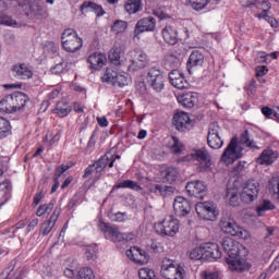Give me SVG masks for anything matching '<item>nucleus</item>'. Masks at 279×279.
Returning <instances> with one entry per match:
<instances>
[{
	"label": "nucleus",
	"instance_id": "obj_50",
	"mask_svg": "<svg viewBox=\"0 0 279 279\" xmlns=\"http://www.w3.org/2000/svg\"><path fill=\"white\" fill-rule=\"evenodd\" d=\"M193 10L199 12V10H204L206 5H208V0H187Z\"/></svg>",
	"mask_w": 279,
	"mask_h": 279
},
{
	"label": "nucleus",
	"instance_id": "obj_55",
	"mask_svg": "<svg viewBox=\"0 0 279 279\" xmlns=\"http://www.w3.org/2000/svg\"><path fill=\"white\" fill-rule=\"evenodd\" d=\"M233 236H238L239 239H243L244 241H246V239H250V232L238 226V228L235 229V233H233Z\"/></svg>",
	"mask_w": 279,
	"mask_h": 279
},
{
	"label": "nucleus",
	"instance_id": "obj_2",
	"mask_svg": "<svg viewBox=\"0 0 279 279\" xmlns=\"http://www.w3.org/2000/svg\"><path fill=\"white\" fill-rule=\"evenodd\" d=\"M222 247L226 254H228L226 263L231 271L243 272L250 271V269H252V264L241 258L239 243L234 242L232 238H225L222 240Z\"/></svg>",
	"mask_w": 279,
	"mask_h": 279
},
{
	"label": "nucleus",
	"instance_id": "obj_12",
	"mask_svg": "<svg viewBox=\"0 0 279 279\" xmlns=\"http://www.w3.org/2000/svg\"><path fill=\"white\" fill-rule=\"evenodd\" d=\"M173 125L179 132H186L193 128L194 122L186 112H178L173 116Z\"/></svg>",
	"mask_w": 279,
	"mask_h": 279
},
{
	"label": "nucleus",
	"instance_id": "obj_17",
	"mask_svg": "<svg viewBox=\"0 0 279 279\" xmlns=\"http://www.w3.org/2000/svg\"><path fill=\"white\" fill-rule=\"evenodd\" d=\"M204 260H219L221 258V250L217 243H203Z\"/></svg>",
	"mask_w": 279,
	"mask_h": 279
},
{
	"label": "nucleus",
	"instance_id": "obj_22",
	"mask_svg": "<svg viewBox=\"0 0 279 279\" xmlns=\"http://www.w3.org/2000/svg\"><path fill=\"white\" fill-rule=\"evenodd\" d=\"M94 165L96 173H101L104 169L108 167V165L110 169L114 167V159H112L111 153H107L102 157H100Z\"/></svg>",
	"mask_w": 279,
	"mask_h": 279
},
{
	"label": "nucleus",
	"instance_id": "obj_3",
	"mask_svg": "<svg viewBox=\"0 0 279 279\" xmlns=\"http://www.w3.org/2000/svg\"><path fill=\"white\" fill-rule=\"evenodd\" d=\"M147 64H149V60L147 53L143 51L131 50L126 54L125 68L129 73H136V71L147 68Z\"/></svg>",
	"mask_w": 279,
	"mask_h": 279
},
{
	"label": "nucleus",
	"instance_id": "obj_40",
	"mask_svg": "<svg viewBox=\"0 0 279 279\" xmlns=\"http://www.w3.org/2000/svg\"><path fill=\"white\" fill-rule=\"evenodd\" d=\"M276 205L269 199H264L259 206L256 207V213L258 217H263L267 210H275Z\"/></svg>",
	"mask_w": 279,
	"mask_h": 279
},
{
	"label": "nucleus",
	"instance_id": "obj_39",
	"mask_svg": "<svg viewBox=\"0 0 279 279\" xmlns=\"http://www.w3.org/2000/svg\"><path fill=\"white\" fill-rule=\"evenodd\" d=\"M0 112H5L7 114H12V112H15L10 95L4 96L0 100Z\"/></svg>",
	"mask_w": 279,
	"mask_h": 279
},
{
	"label": "nucleus",
	"instance_id": "obj_11",
	"mask_svg": "<svg viewBox=\"0 0 279 279\" xmlns=\"http://www.w3.org/2000/svg\"><path fill=\"white\" fill-rule=\"evenodd\" d=\"M219 123L214 122L209 125V131L207 135V143L211 149H221L223 147V140L219 136Z\"/></svg>",
	"mask_w": 279,
	"mask_h": 279
},
{
	"label": "nucleus",
	"instance_id": "obj_25",
	"mask_svg": "<svg viewBox=\"0 0 279 279\" xmlns=\"http://www.w3.org/2000/svg\"><path fill=\"white\" fill-rule=\"evenodd\" d=\"M219 227L225 234H230L231 236L236 234V228H239L236 222H234V219L228 217L220 220Z\"/></svg>",
	"mask_w": 279,
	"mask_h": 279
},
{
	"label": "nucleus",
	"instance_id": "obj_56",
	"mask_svg": "<svg viewBox=\"0 0 279 279\" xmlns=\"http://www.w3.org/2000/svg\"><path fill=\"white\" fill-rule=\"evenodd\" d=\"M87 260H95L97 258V247L88 246L85 252Z\"/></svg>",
	"mask_w": 279,
	"mask_h": 279
},
{
	"label": "nucleus",
	"instance_id": "obj_34",
	"mask_svg": "<svg viewBox=\"0 0 279 279\" xmlns=\"http://www.w3.org/2000/svg\"><path fill=\"white\" fill-rule=\"evenodd\" d=\"M89 10L92 12H95L96 16H104L106 14V11H104V8L93 1H85L81 5V12H84L85 10Z\"/></svg>",
	"mask_w": 279,
	"mask_h": 279
},
{
	"label": "nucleus",
	"instance_id": "obj_43",
	"mask_svg": "<svg viewBox=\"0 0 279 279\" xmlns=\"http://www.w3.org/2000/svg\"><path fill=\"white\" fill-rule=\"evenodd\" d=\"M117 75H119V73L117 71L108 68L105 71V74L101 76V80L104 83L111 84V86H112L117 80Z\"/></svg>",
	"mask_w": 279,
	"mask_h": 279
},
{
	"label": "nucleus",
	"instance_id": "obj_64",
	"mask_svg": "<svg viewBox=\"0 0 279 279\" xmlns=\"http://www.w3.org/2000/svg\"><path fill=\"white\" fill-rule=\"evenodd\" d=\"M247 90L251 93V95H254L256 93V80H252L247 85Z\"/></svg>",
	"mask_w": 279,
	"mask_h": 279
},
{
	"label": "nucleus",
	"instance_id": "obj_58",
	"mask_svg": "<svg viewBox=\"0 0 279 279\" xmlns=\"http://www.w3.org/2000/svg\"><path fill=\"white\" fill-rule=\"evenodd\" d=\"M70 167L69 166H60L56 169L53 180H60V177L65 173V171H69Z\"/></svg>",
	"mask_w": 279,
	"mask_h": 279
},
{
	"label": "nucleus",
	"instance_id": "obj_20",
	"mask_svg": "<svg viewBox=\"0 0 279 279\" xmlns=\"http://www.w3.org/2000/svg\"><path fill=\"white\" fill-rule=\"evenodd\" d=\"M60 207H56L53 209V213L51 214L50 218L45 221L44 223H41V228H40V234H43V236H47L49 234V232H51L56 226V222L58 221V218L60 217Z\"/></svg>",
	"mask_w": 279,
	"mask_h": 279
},
{
	"label": "nucleus",
	"instance_id": "obj_1",
	"mask_svg": "<svg viewBox=\"0 0 279 279\" xmlns=\"http://www.w3.org/2000/svg\"><path fill=\"white\" fill-rule=\"evenodd\" d=\"M241 145H245L248 149H260L256 144V141L252 138L250 135V131L245 130L241 136L240 141L236 137H233L227 148L225 149L221 160L226 162V165H232L234 160H239V158L243 157V147Z\"/></svg>",
	"mask_w": 279,
	"mask_h": 279
},
{
	"label": "nucleus",
	"instance_id": "obj_27",
	"mask_svg": "<svg viewBox=\"0 0 279 279\" xmlns=\"http://www.w3.org/2000/svg\"><path fill=\"white\" fill-rule=\"evenodd\" d=\"M162 38L168 45H178V29L173 26L162 28Z\"/></svg>",
	"mask_w": 279,
	"mask_h": 279
},
{
	"label": "nucleus",
	"instance_id": "obj_63",
	"mask_svg": "<svg viewBox=\"0 0 279 279\" xmlns=\"http://www.w3.org/2000/svg\"><path fill=\"white\" fill-rule=\"evenodd\" d=\"M95 143H97V140L95 138V134H93L87 143L86 151H90L95 147Z\"/></svg>",
	"mask_w": 279,
	"mask_h": 279
},
{
	"label": "nucleus",
	"instance_id": "obj_44",
	"mask_svg": "<svg viewBox=\"0 0 279 279\" xmlns=\"http://www.w3.org/2000/svg\"><path fill=\"white\" fill-rule=\"evenodd\" d=\"M15 101L17 104V110L21 111L25 106H27V101H29V97L25 95L23 92H15Z\"/></svg>",
	"mask_w": 279,
	"mask_h": 279
},
{
	"label": "nucleus",
	"instance_id": "obj_31",
	"mask_svg": "<svg viewBox=\"0 0 279 279\" xmlns=\"http://www.w3.org/2000/svg\"><path fill=\"white\" fill-rule=\"evenodd\" d=\"M12 197V184L5 181L0 183V206H3Z\"/></svg>",
	"mask_w": 279,
	"mask_h": 279
},
{
	"label": "nucleus",
	"instance_id": "obj_52",
	"mask_svg": "<svg viewBox=\"0 0 279 279\" xmlns=\"http://www.w3.org/2000/svg\"><path fill=\"white\" fill-rule=\"evenodd\" d=\"M128 84H130V80L128 78V76L123 74H118L112 86H119L120 88H123L128 86Z\"/></svg>",
	"mask_w": 279,
	"mask_h": 279
},
{
	"label": "nucleus",
	"instance_id": "obj_32",
	"mask_svg": "<svg viewBox=\"0 0 279 279\" xmlns=\"http://www.w3.org/2000/svg\"><path fill=\"white\" fill-rule=\"evenodd\" d=\"M124 10L128 14H136L143 10V0H126Z\"/></svg>",
	"mask_w": 279,
	"mask_h": 279
},
{
	"label": "nucleus",
	"instance_id": "obj_6",
	"mask_svg": "<svg viewBox=\"0 0 279 279\" xmlns=\"http://www.w3.org/2000/svg\"><path fill=\"white\" fill-rule=\"evenodd\" d=\"M160 275L166 279H185L186 270L180 265H175V262L169 258H163L161 262Z\"/></svg>",
	"mask_w": 279,
	"mask_h": 279
},
{
	"label": "nucleus",
	"instance_id": "obj_38",
	"mask_svg": "<svg viewBox=\"0 0 279 279\" xmlns=\"http://www.w3.org/2000/svg\"><path fill=\"white\" fill-rule=\"evenodd\" d=\"M231 206H239V190L235 187H227L225 195Z\"/></svg>",
	"mask_w": 279,
	"mask_h": 279
},
{
	"label": "nucleus",
	"instance_id": "obj_57",
	"mask_svg": "<svg viewBox=\"0 0 279 279\" xmlns=\"http://www.w3.org/2000/svg\"><path fill=\"white\" fill-rule=\"evenodd\" d=\"M201 278H203V279H219V272L204 270L201 272Z\"/></svg>",
	"mask_w": 279,
	"mask_h": 279
},
{
	"label": "nucleus",
	"instance_id": "obj_30",
	"mask_svg": "<svg viewBox=\"0 0 279 279\" xmlns=\"http://www.w3.org/2000/svg\"><path fill=\"white\" fill-rule=\"evenodd\" d=\"M71 110H73L71 105H69V102L64 100H61L57 102L56 108L52 110V112L54 114H58V117H61L62 119L64 117H69V114H71Z\"/></svg>",
	"mask_w": 279,
	"mask_h": 279
},
{
	"label": "nucleus",
	"instance_id": "obj_23",
	"mask_svg": "<svg viewBox=\"0 0 279 279\" xmlns=\"http://www.w3.org/2000/svg\"><path fill=\"white\" fill-rule=\"evenodd\" d=\"M180 171L177 168L169 167L160 172L163 184H173L177 182Z\"/></svg>",
	"mask_w": 279,
	"mask_h": 279
},
{
	"label": "nucleus",
	"instance_id": "obj_21",
	"mask_svg": "<svg viewBox=\"0 0 279 279\" xmlns=\"http://www.w3.org/2000/svg\"><path fill=\"white\" fill-rule=\"evenodd\" d=\"M88 64H90V69H94L95 71H99L108 62V59L106 58V54L101 52H94L87 58Z\"/></svg>",
	"mask_w": 279,
	"mask_h": 279
},
{
	"label": "nucleus",
	"instance_id": "obj_46",
	"mask_svg": "<svg viewBox=\"0 0 279 279\" xmlns=\"http://www.w3.org/2000/svg\"><path fill=\"white\" fill-rule=\"evenodd\" d=\"M191 260H204V248L202 244L189 252Z\"/></svg>",
	"mask_w": 279,
	"mask_h": 279
},
{
	"label": "nucleus",
	"instance_id": "obj_4",
	"mask_svg": "<svg viewBox=\"0 0 279 279\" xmlns=\"http://www.w3.org/2000/svg\"><path fill=\"white\" fill-rule=\"evenodd\" d=\"M99 231L104 232L105 239L112 241L113 243H123L128 241H132L134 239V234L132 233H121L117 226H112L110 223L100 222Z\"/></svg>",
	"mask_w": 279,
	"mask_h": 279
},
{
	"label": "nucleus",
	"instance_id": "obj_9",
	"mask_svg": "<svg viewBox=\"0 0 279 279\" xmlns=\"http://www.w3.org/2000/svg\"><path fill=\"white\" fill-rule=\"evenodd\" d=\"M195 210L205 221H215L219 217V211L217 210V205L213 202H199L195 206Z\"/></svg>",
	"mask_w": 279,
	"mask_h": 279
},
{
	"label": "nucleus",
	"instance_id": "obj_45",
	"mask_svg": "<svg viewBox=\"0 0 279 279\" xmlns=\"http://www.w3.org/2000/svg\"><path fill=\"white\" fill-rule=\"evenodd\" d=\"M31 12L35 16H40L41 19H47V16H49V12H47V9L38 3L31 5Z\"/></svg>",
	"mask_w": 279,
	"mask_h": 279
},
{
	"label": "nucleus",
	"instance_id": "obj_10",
	"mask_svg": "<svg viewBox=\"0 0 279 279\" xmlns=\"http://www.w3.org/2000/svg\"><path fill=\"white\" fill-rule=\"evenodd\" d=\"M192 160L198 162L197 171L204 173L206 171H210V167L213 166V160L210 157V153L206 148H198L193 150L191 154Z\"/></svg>",
	"mask_w": 279,
	"mask_h": 279
},
{
	"label": "nucleus",
	"instance_id": "obj_42",
	"mask_svg": "<svg viewBox=\"0 0 279 279\" xmlns=\"http://www.w3.org/2000/svg\"><path fill=\"white\" fill-rule=\"evenodd\" d=\"M12 132L10 120L0 117V138H5Z\"/></svg>",
	"mask_w": 279,
	"mask_h": 279
},
{
	"label": "nucleus",
	"instance_id": "obj_13",
	"mask_svg": "<svg viewBox=\"0 0 279 279\" xmlns=\"http://www.w3.org/2000/svg\"><path fill=\"white\" fill-rule=\"evenodd\" d=\"M241 197L247 204H250V202H254V199L258 197V182L248 180L243 187Z\"/></svg>",
	"mask_w": 279,
	"mask_h": 279
},
{
	"label": "nucleus",
	"instance_id": "obj_7",
	"mask_svg": "<svg viewBox=\"0 0 279 279\" xmlns=\"http://www.w3.org/2000/svg\"><path fill=\"white\" fill-rule=\"evenodd\" d=\"M146 86L155 90V93H162L165 90V72L160 66H151L146 74Z\"/></svg>",
	"mask_w": 279,
	"mask_h": 279
},
{
	"label": "nucleus",
	"instance_id": "obj_14",
	"mask_svg": "<svg viewBox=\"0 0 279 279\" xmlns=\"http://www.w3.org/2000/svg\"><path fill=\"white\" fill-rule=\"evenodd\" d=\"M169 81L174 88H178V90H186L191 87V84H189V81H186L184 74H182V72L179 70H172L169 73Z\"/></svg>",
	"mask_w": 279,
	"mask_h": 279
},
{
	"label": "nucleus",
	"instance_id": "obj_15",
	"mask_svg": "<svg viewBox=\"0 0 279 279\" xmlns=\"http://www.w3.org/2000/svg\"><path fill=\"white\" fill-rule=\"evenodd\" d=\"M156 29V20L151 16L143 17L137 21L134 28V36H141L144 32H154Z\"/></svg>",
	"mask_w": 279,
	"mask_h": 279
},
{
	"label": "nucleus",
	"instance_id": "obj_41",
	"mask_svg": "<svg viewBox=\"0 0 279 279\" xmlns=\"http://www.w3.org/2000/svg\"><path fill=\"white\" fill-rule=\"evenodd\" d=\"M53 208H56V199H51L49 203L40 205L37 208L36 215L37 217H43L44 215H50Z\"/></svg>",
	"mask_w": 279,
	"mask_h": 279
},
{
	"label": "nucleus",
	"instance_id": "obj_8",
	"mask_svg": "<svg viewBox=\"0 0 279 279\" xmlns=\"http://www.w3.org/2000/svg\"><path fill=\"white\" fill-rule=\"evenodd\" d=\"M155 230L157 234L175 236L180 230V220L173 218V216H168L161 222L155 225Z\"/></svg>",
	"mask_w": 279,
	"mask_h": 279
},
{
	"label": "nucleus",
	"instance_id": "obj_49",
	"mask_svg": "<svg viewBox=\"0 0 279 279\" xmlns=\"http://www.w3.org/2000/svg\"><path fill=\"white\" fill-rule=\"evenodd\" d=\"M111 29L117 34H123L125 29H128V22L117 20L113 25L111 26Z\"/></svg>",
	"mask_w": 279,
	"mask_h": 279
},
{
	"label": "nucleus",
	"instance_id": "obj_51",
	"mask_svg": "<svg viewBox=\"0 0 279 279\" xmlns=\"http://www.w3.org/2000/svg\"><path fill=\"white\" fill-rule=\"evenodd\" d=\"M138 276L141 279H160L156 276L154 270L147 268L141 269Z\"/></svg>",
	"mask_w": 279,
	"mask_h": 279
},
{
	"label": "nucleus",
	"instance_id": "obj_16",
	"mask_svg": "<svg viewBox=\"0 0 279 279\" xmlns=\"http://www.w3.org/2000/svg\"><path fill=\"white\" fill-rule=\"evenodd\" d=\"M185 189L191 197H196L197 199H204L206 195V184L202 181L187 182Z\"/></svg>",
	"mask_w": 279,
	"mask_h": 279
},
{
	"label": "nucleus",
	"instance_id": "obj_54",
	"mask_svg": "<svg viewBox=\"0 0 279 279\" xmlns=\"http://www.w3.org/2000/svg\"><path fill=\"white\" fill-rule=\"evenodd\" d=\"M64 71H66V62L64 61L56 64L51 69V73H53V75H61V73H64Z\"/></svg>",
	"mask_w": 279,
	"mask_h": 279
},
{
	"label": "nucleus",
	"instance_id": "obj_19",
	"mask_svg": "<svg viewBox=\"0 0 279 279\" xmlns=\"http://www.w3.org/2000/svg\"><path fill=\"white\" fill-rule=\"evenodd\" d=\"M173 208L177 217H186L191 213V202L182 196L174 198Z\"/></svg>",
	"mask_w": 279,
	"mask_h": 279
},
{
	"label": "nucleus",
	"instance_id": "obj_35",
	"mask_svg": "<svg viewBox=\"0 0 279 279\" xmlns=\"http://www.w3.org/2000/svg\"><path fill=\"white\" fill-rule=\"evenodd\" d=\"M178 101L184 108H193L195 106V101H197V98L193 95V93H186L179 96Z\"/></svg>",
	"mask_w": 279,
	"mask_h": 279
},
{
	"label": "nucleus",
	"instance_id": "obj_33",
	"mask_svg": "<svg viewBox=\"0 0 279 279\" xmlns=\"http://www.w3.org/2000/svg\"><path fill=\"white\" fill-rule=\"evenodd\" d=\"M204 64V53L199 50H194L190 54L189 61H187V66H202Z\"/></svg>",
	"mask_w": 279,
	"mask_h": 279
},
{
	"label": "nucleus",
	"instance_id": "obj_5",
	"mask_svg": "<svg viewBox=\"0 0 279 279\" xmlns=\"http://www.w3.org/2000/svg\"><path fill=\"white\" fill-rule=\"evenodd\" d=\"M61 44L66 53H75V51L82 49L84 41L80 38L75 29L68 28L62 33Z\"/></svg>",
	"mask_w": 279,
	"mask_h": 279
},
{
	"label": "nucleus",
	"instance_id": "obj_53",
	"mask_svg": "<svg viewBox=\"0 0 279 279\" xmlns=\"http://www.w3.org/2000/svg\"><path fill=\"white\" fill-rule=\"evenodd\" d=\"M153 14L154 16H157V19H160V21H165L166 19H169V14H167V9L165 7H159L155 9Z\"/></svg>",
	"mask_w": 279,
	"mask_h": 279
},
{
	"label": "nucleus",
	"instance_id": "obj_47",
	"mask_svg": "<svg viewBox=\"0 0 279 279\" xmlns=\"http://www.w3.org/2000/svg\"><path fill=\"white\" fill-rule=\"evenodd\" d=\"M75 279H95V272L88 267H83L78 270Z\"/></svg>",
	"mask_w": 279,
	"mask_h": 279
},
{
	"label": "nucleus",
	"instance_id": "obj_61",
	"mask_svg": "<svg viewBox=\"0 0 279 279\" xmlns=\"http://www.w3.org/2000/svg\"><path fill=\"white\" fill-rule=\"evenodd\" d=\"M245 169V161H240L234 168L233 173L234 175H240L243 173V170Z\"/></svg>",
	"mask_w": 279,
	"mask_h": 279
},
{
	"label": "nucleus",
	"instance_id": "obj_37",
	"mask_svg": "<svg viewBox=\"0 0 279 279\" xmlns=\"http://www.w3.org/2000/svg\"><path fill=\"white\" fill-rule=\"evenodd\" d=\"M121 53H123V49L121 47H113L108 54L109 61L114 66L121 65Z\"/></svg>",
	"mask_w": 279,
	"mask_h": 279
},
{
	"label": "nucleus",
	"instance_id": "obj_26",
	"mask_svg": "<svg viewBox=\"0 0 279 279\" xmlns=\"http://www.w3.org/2000/svg\"><path fill=\"white\" fill-rule=\"evenodd\" d=\"M126 256L128 258H130V260H133V263H136L137 265H145L149 260L147 256H141V248L136 246H133L130 250H128Z\"/></svg>",
	"mask_w": 279,
	"mask_h": 279
},
{
	"label": "nucleus",
	"instance_id": "obj_60",
	"mask_svg": "<svg viewBox=\"0 0 279 279\" xmlns=\"http://www.w3.org/2000/svg\"><path fill=\"white\" fill-rule=\"evenodd\" d=\"M262 14H263V19H266V21H268V23L271 25V27H278V21H276V19L267 15V10H263Z\"/></svg>",
	"mask_w": 279,
	"mask_h": 279
},
{
	"label": "nucleus",
	"instance_id": "obj_18",
	"mask_svg": "<svg viewBox=\"0 0 279 279\" xmlns=\"http://www.w3.org/2000/svg\"><path fill=\"white\" fill-rule=\"evenodd\" d=\"M148 193L157 195L159 197H171L175 193V187L169 185H161L156 183H150L147 185Z\"/></svg>",
	"mask_w": 279,
	"mask_h": 279
},
{
	"label": "nucleus",
	"instance_id": "obj_62",
	"mask_svg": "<svg viewBox=\"0 0 279 279\" xmlns=\"http://www.w3.org/2000/svg\"><path fill=\"white\" fill-rule=\"evenodd\" d=\"M2 25H8L9 27H12V25H16V21H14L10 16H3L1 20Z\"/></svg>",
	"mask_w": 279,
	"mask_h": 279
},
{
	"label": "nucleus",
	"instance_id": "obj_29",
	"mask_svg": "<svg viewBox=\"0 0 279 279\" xmlns=\"http://www.w3.org/2000/svg\"><path fill=\"white\" fill-rule=\"evenodd\" d=\"M167 147L170 149L171 154L180 155L184 151V144H182L178 136H171Z\"/></svg>",
	"mask_w": 279,
	"mask_h": 279
},
{
	"label": "nucleus",
	"instance_id": "obj_28",
	"mask_svg": "<svg viewBox=\"0 0 279 279\" xmlns=\"http://www.w3.org/2000/svg\"><path fill=\"white\" fill-rule=\"evenodd\" d=\"M13 72L19 80H32L34 77V72L25 63L14 65Z\"/></svg>",
	"mask_w": 279,
	"mask_h": 279
},
{
	"label": "nucleus",
	"instance_id": "obj_24",
	"mask_svg": "<svg viewBox=\"0 0 279 279\" xmlns=\"http://www.w3.org/2000/svg\"><path fill=\"white\" fill-rule=\"evenodd\" d=\"M278 160V153L272 149H264L260 156L257 158L258 165H274Z\"/></svg>",
	"mask_w": 279,
	"mask_h": 279
},
{
	"label": "nucleus",
	"instance_id": "obj_48",
	"mask_svg": "<svg viewBox=\"0 0 279 279\" xmlns=\"http://www.w3.org/2000/svg\"><path fill=\"white\" fill-rule=\"evenodd\" d=\"M269 191L272 193V197L279 201V179L272 178L269 180Z\"/></svg>",
	"mask_w": 279,
	"mask_h": 279
},
{
	"label": "nucleus",
	"instance_id": "obj_59",
	"mask_svg": "<svg viewBox=\"0 0 279 279\" xmlns=\"http://www.w3.org/2000/svg\"><path fill=\"white\" fill-rule=\"evenodd\" d=\"M256 77H265L267 73H269V70L265 65H258L255 69Z\"/></svg>",
	"mask_w": 279,
	"mask_h": 279
},
{
	"label": "nucleus",
	"instance_id": "obj_36",
	"mask_svg": "<svg viewBox=\"0 0 279 279\" xmlns=\"http://www.w3.org/2000/svg\"><path fill=\"white\" fill-rule=\"evenodd\" d=\"M117 189H131V191H143V187L138 185L136 181L132 180H124L113 185L112 191H117Z\"/></svg>",
	"mask_w": 279,
	"mask_h": 279
}]
</instances>
